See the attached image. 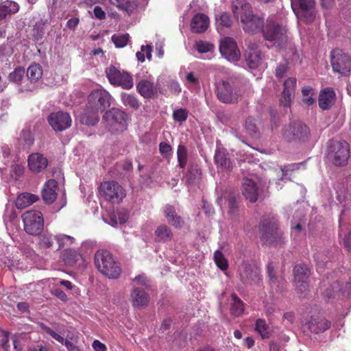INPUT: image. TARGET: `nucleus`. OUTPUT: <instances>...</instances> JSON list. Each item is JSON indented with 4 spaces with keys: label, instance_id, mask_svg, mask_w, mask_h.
Segmentation results:
<instances>
[{
    "label": "nucleus",
    "instance_id": "nucleus-1",
    "mask_svg": "<svg viewBox=\"0 0 351 351\" xmlns=\"http://www.w3.org/2000/svg\"><path fill=\"white\" fill-rule=\"evenodd\" d=\"M112 97L104 89L93 90L88 97V110L82 118V123L88 125H94L98 121V112H104L110 107Z\"/></svg>",
    "mask_w": 351,
    "mask_h": 351
},
{
    "label": "nucleus",
    "instance_id": "nucleus-2",
    "mask_svg": "<svg viewBox=\"0 0 351 351\" xmlns=\"http://www.w3.org/2000/svg\"><path fill=\"white\" fill-rule=\"evenodd\" d=\"M232 10L234 16L242 23L245 32L254 34L262 31L263 19L253 14L250 4L245 0L234 1Z\"/></svg>",
    "mask_w": 351,
    "mask_h": 351
},
{
    "label": "nucleus",
    "instance_id": "nucleus-3",
    "mask_svg": "<svg viewBox=\"0 0 351 351\" xmlns=\"http://www.w3.org/2000/svg\"><path fill=\"white\" fill-rule=\"evenodd\" d=\"M262 32L265 40L272 42L273 45L279 48L284 47L287 43V29L285 25L277 21L275 16L267 19Z\"/></svg>",
    "mask_w": 351,
    "mask_h": 351
},
{
    "label": "nucleus",
    "instance_id": "nucleus-4",
    "mask_svg": "<svg viewBox=\"0 0 351 351\" xmlns=\"http://www.w3.org/2000/svg\"><path fill=\"white\" fill-rule=\"evenodd\" d=\"M95 263L98 270L108 278L116 279L121 274L120 266L107 250H98L95 255Z\"/></svg>",
    "mask_w": 351,
    "mask_h": 351
},
{
    "label": "nucleus",
    "instance_id": "nucleus-5",
    "mask_svg": "<svg viewBox=\"0 0 351 351\" xmlns=\"http://www.w3.org/2000/svg\"><path fill=\"white\" fill-rule=\"evenodd\" d=\"M149 286V280L144 274L133 279V289L131 292V302L134 307H143L149 304V297L145 289Z\"/></svg>",
    "mask_w": 351,
    "mask_h": 351
},
{
    "label": "nucleus",
    "instance_id": "nucleus-6",
    "mask_svg": "<svg viewBox=\"0 0 351 351\" xmlns=\"http://www.w3.org/2000/svg\"><path fill=\"white\" fill-rule=\"evenodd\" d=\"M261 240L266 245H278L283 241L282 232L274 220L265 219L260 226Z\"/></svg>",
    "mask_w": 351,
    "mask_h": 351
},
{
    "label": "nucleus",
    "instance_id": "nucleus-7",
    "mask_svg": "<svg viewBox=\"0 0 351 351\" xmlns=\"http://www.w3.org/2000/svg\"><path fill=\"white\" fill-rule=\"evenodd\" d=\"M322 297L327 301L351 295V282L346 283L343 287L338 281L331 283L329 280H324L320 286Z\"/></svg>",
    "mask_w": 351,
    "mask_h": 351
},
{
    "label": "nucleus",
    "instance_id": "nucleus-8",
    "mask_svg": "<svg viewBox=\"0 0 351 351\" xmlns=\"http://www.w3.org/2000/svg\"><path fill=\"white\" fill-rule=\"evenodd\" d=\"M24 230L30 235H40L44 228L41 212L36 210L26 211L22 215Z\"/></svg>",
    "mask_w": 351,
    "mask_h": 351
},
{
    "label": "nucleus",
    "instance_id": "nucleus-9",
    "mask_svg": "<svg viewBox=\"0 0 351 351\" xmlns=\"http://www.w3.org/2000/svg\"><path fill=\"white\" fill-rule=\"evenodd\" d=\"M38 326L42 330L50 335L58 343L64 344L68 351H81L77 346V337H72L71 338L67 337L64 339V336L62 335L60 325L56 324L54 330L42 322H39Z\"/></svg>",
    "mask_w": 351,
    "mask_h": 351
},
{
    "label": "nucleus",
    "instance_id": "nucleus-10",
    "mask_svg": "<svg viewBox=\"0 0 351 351\" xmlns=\"http://www.w3.org/2000/svg\"><path fill=\"white\" fill-rule=\"evenodd\" d=\"M328 156L337 166L346 165L350 157L348 143L346 141H332L329 146Z\"/></svg>",
    "mask_w": 351,
    "mask_h": 351
},
{
    "label": "nucleus",
    "instance_id": "nucleus-11",
    "mask_svg": "<svg viewBox=\"0 0 351 351\" xmlns=\"http://www.w3.org/2000/svg\"><path fill=\"white\" fill-rule=\"evenodd\" d=\"M291 8L295 16L306 22H311L315 17L313 0H291Z\"/></svg>",
    "mask_w": 351,
    "mask_h": 351
},
{
    "label": "nucleus",
    "instance_id": "nucleus-12",
    "mask_svg": "<svg viewBox=\"0 0 351 351\" xmlns=\"http://www.w3.org/2000/svg\"><path fill=\"white\" fill-rule=\"evenodd\" d=\"M242 282L246 285H258L262 281L259 268L248 262H243L239 269Z\"/></svg>",
    "mask_w": 351,
    "mask_h": 351
},
{
    "label": "nucleus",
    "instance_id": "nucleus-13",
    "mask_svg": "<svg viewBox=\"0 0 351 351\" xmlns=\"http://www.w3.org/2000/svg\"><path fill=\"white\" fill-rule=\"evenodd\" d=\"M217 96L223 103H234L241 96V91L229 82L222 81L217 85Z\"/></svg>",
    "mask_w": 351,
    "mask_h": 351
},
{
    "label": "nucleus",
    "instance_id": "nucleus-14",
    "mask_svg": "<svg viewBox=\"0 0 351 351\" xmlns=\"http://www.w3.org/2000/svg\"><path fill=\"white\" fill-rule=\"evenodd\" d=\"M100 194L108 201L120 202L125 194L122 187L114 181L104 182L99 186Z\"/></svg>",
    "mask_w": 351,
    "mask_h": 351
},
{
    "label": "nucleus",
    "instance_id": "nucleus-15",
    "mask_svg": "<svg viewBox=\"0 0 351 351\" xmlns=\"http://www.w3.org/2000/svg\"><path fill=\"white\" fill-rule=\"evenodd\" d=\"M331 64L333 71L341 75H346L351 70V58L339 49L332 51Z\"/></svg>",
    "mask_w": 351,
    "mask_h": 351
},
{
    "label": "nucleus",
    "instance_id": "nucleus-16",
    "mask_svg": "<svg viewBox=\"0 0 351 351\" xmlns=\"http://www.w3.org/2000/svg\"><path fill=\"white\" fill-rule=\"evenodd\" d=\"M106 73L109 82L114 86H121L124 89H130L133 86L132 77L128 73L121 71L113 66L108 67Z\"/></svg>",
    "mask_w": 351,
    "mask_h": 351
},
{
    "label": "nucleus",
    "instance_id": "nucleus-17",
    "mask_svg": "<svg viewBox=\"0 0 351 351\" xmlns=\"http://www.w3.org/2000/svg\"><path fill=\"white\" fill-rule=\"evenodd\" d=\"M127 114L117 108H112L104 115V119L112 131L122 132L126 128Z\"/></svg>",
    "mask_w": 351,
    "mask_h": 351
},
{
    "label": "nucleus",
    "instance_id": "nucleus-18",
    "mask_svg": "<svg viewBox=\"0 0 351 351\" xmlns=\"http://www.w3.org/2000/svg\"><path fill=\"white\" fill-rule=\"evenodd\" d=\"M221 55L230 62H237L240 58V52L235 40L230 37L224 38L220 43Z\"/></svg>",
    "mask_w": 351,
    "mask_h": 351
},
{
    "label": "nucleus",
    "instance_id": "nucleus-19",
    "mask_svg": "<svg viewBox=\"0 0 351 351\" xmlns=\"http://www.w3.org/2000/svg\"><path fill=\"white\" fill-rule=\"evenodd\" d=\"M294 282L296 289L300 293H303L308 289V279L310 276V269L305 264L297 265L293 270Z\"/></svg>",
    "mask_w": 351,
    "mask_h": 351
},
{
    "label": "nucleus",
    "instance_id": "nucleus-20",
    "mask_svg": "<svg viewBox=\"0 0 351 351\" xmlns=\"http://www.w3.org/2000/svg\"><path fill=\"white\" fill-rule=\"evenodd\" d=\"M48 122L55 131L62 132L71 125L72 121L69 113L58 111L49 115Z\"/></svg>",
    "mask_w": 351,
    "mask_h": 351
},
{
    "label": "nucleus",
    "instance_id": "nucleus-21",
    "mask_svg": "<svg viewBox=\"0 0 351 351\" xmlns=\"http://www.w3.org/2000/svg\"><path fill=\"white\" fill-rule=\"evenodd\" d=\"M265 186L258 187L256 184L251 179L245 178L243 180L242 192L243 195L251 202H255L258 198L265 196Z\"/></svg>",
    "mask_w": 351,
    "mask_h": 351
},
{
    "label": "nucleus",
    "instance_id": "nucleus-22",
    "mask_svg": "<svg viewBox=\"0 0 351 351\" xmlns=\"http://www.w3.org/2000/svg\"><path fill=\"white\" fill-rule=\"evenodd\" d=\"M306 125L300 122H293L285 127L283 131V136L288 141L293 139H302L308 134Z\"/></svg>",
    "mask_w": 351,
    "mask_h": 351
},
{
    "label": "nucleus",
    "instance_id": "nucleus-23",
    "mask_svg": "<svg viewBox=\"0 0 351 351\" xmlns=\"http://www.w3.org/2000/svg\"><path fill=\"white\" fill-rule=\"evenodd\" d=\"M29 169L34 173L43 172L48 166L47 158L40 153H33L28 156Z\"/></svg>",
    "mask_w": 351,
    "mask_h": 351
},
{
    "label": "nucleus",
    "instance_id": "nucleus-24",
    "mask_svg": "<svg viewBox=\"0 0 351 351\" xmlns=\"http://www.w3.org/2000/svg\"><path fill=\"white\" fill-rule=\"evenodd\" d=\"M136 88L141 95L145 98H151L157 94V87L154 85L152 77L141 80Z\"/></svg>",
    "mask_w": 351,
    "mask_h": 351
},
{
    "label": "nucleus",
    "instance_id": "nucleus-25",
    "mask_svg": "<svg viewBox=\"0 0 351 351\" xmlns=\"http://www.w3.org/2000/svg\"><path fill=\"white\" fill-rule=\"evenodd\" d=\"M297 80L295 77H289L284 82V89L280 99V104L289 107L291 102L292 96L295 92Z\"/></svg>",
    "mask_w": 351,
    "mask_h": 351
},
{
    "label": "nucleus",
    "instance_id": "nucleus-26",
    "mask_svg": "<svg viewBox=\"0 0 351 351\" xmlns=\"http://www.w3.org/2000/svg\"><path fill=\"white\" fill-rule=\"evenodd\" d=\"M209 25V18L204 14H197L193 16L191 23V31L194 33L205 32Z\"/></svg>",
    "mask_w": 351,
    "mask_h": 351
},
{
    "label": "nucleus",
    "instance_id": "nucleus-27",
    "mask_svg": "<svg viewBox=\"0 0 351 351\" xmlns=\"http://www.w3.org/2000/svg\"><path fill=\"white\" fill-rule=\"evenodd\" d=\"M58 187L57 182L54 180H49L45 184L42 195L44 201L47 204H51L56 199V189Z\"/></svg>",
    "mask_w": 351,
    "mask_h": 351
},
{
    "label": "nucleus",
    "instance_id": "nucleus-28",
    "mask_svg": "<svg viewBox=\"0 0 351 351\" xmlns=\"http://www.w3.org/2000/svg\"><path fill=\"white\" fill-rule=\"evenodd\" d=\"M267 272L271 287L276 291H282L284 288L285 280L282 276H277L274 272V266L269 263L267 266Z\"/></svg>",
    "mask_w": 351,
    "mask_h": 351
},
{
    "label": "nucleus",
    "instance_id": "nucleus-29",
    "mask_svg": "<svg viewBox=\"0 0 351 351\" xmlns=\"http://www.w3.org/2000/svg\"><path fill=\"white\" fill-rule=\"evenodd\" d=\"M335 99V91L331 88H326L319 94V106L324 110H328L333 104Z\"/></svg>",
    "mask_w": 351,
    "mask_h": 351
},
{
    "label": "nucleus",
    "instance_id": "nucleus-30",
    "mask_svg": "<svg viewBox=\"0 0 351 351\" xmlns=\"http://www.w3.org/2000/svg\"><path fill=\"white\" fill-rule=\"evenodd\" d=\"M310 330L315 333H319L328 330L330 326V323L321 317H313L308 323Z\"/></svg>",
    "mask_w": 351,
    "mask_h": 351
},
{
    "label": "nucleus",
    "instance_id": "nucleus-31",
    "mask_svg": "<svg viewBox=\"0 0 351 351\" xmlns=\"http://www.w3.org/2000/svg\"><path fill=\"white\" fill-rule=\"evenodd\" d=\"M163 212L167 221L171 226L176 228H181L182 226L184 221L182 219L177 215L173 206L169 205L166 206L164 208Z\"/></svg>",
    "mask_w": 351,
    "mask_h": 351
},
{
    "label": "nucleus",
    "instance_id": "nucleus-32",
    "mask_svg": "<svg viewBox=\"0 0 351 351\" xmlns=\"http://www.w3.org/2000/svg\"><path fill=\"white\" fill-rule=\"evenodd\" d=\"M38 199V196L29 193H23L18 195L15 205L19 209H23L29 206Z\"/></svg>",
    "mask_w": 351,
    "mask_h": 351
},
{
    "label": "nucleus",
    "instance_id": "nucleus-33",
    "mask_svg": "<svg viewBox=\"0 0 351 351\" xmlns=\"http://www.w3.org/2000/svg\"><path fill=\"white\" fill-rule=\"evenodd\" d=\"M215 161L217 167L221 170L230 171L232 168L231 162L227 157V154L224 149H217L216 150Z\"/></svg>",
    "mask_w": 351,
    "mask_h": 351
},
{
    "label": "nucleus",
    "instance_id": "nucleus-34",
    "mask_svg": "<svg viewBox=\"0 0 351 351\" xmlns=\"http://www.w3.org/2000/svg\"><path fill=\"white\" fill-rule=\"evenodd\" d=\"M19 10V5L14 1H5L0 3V20L16 13Z\"/></svg>",
    "mask_w": 351,
    "mask_h": 351
},
{
    "label": "nucleus",
    "instance_id": "nucleus-35",
    "mask_svg": "<svg viewBox=\"0 0 351 351\" xmlns=\"http://www.w3.org/2000/svg\"><path fill=\"white\" fill-rule=\"evenodd\" d=\"M245 60L250 69H256L261 62V54L256 49H249L245 54Z\"/></svg>",
    "mask_w": 351,
    "mask_h": 351
},
{
    "label": "nucleus",
    "instance_id": "nucleus-36",
    "mask_svg": "<svg viewBox=\"0 0 351 351\" xmlns=\"http://www.w3.org/2000/svg\"><path fill=\"white\" fill-rule=\"evenodd\" d=\"M173 233L166 225L159 226L155 230V240L159 242H168L171 240Z\"/></svg>",
    "mask_w": 351,
    "mask_h": 351
},
{
    "label": "nucleus",
    "instance_id": "nucleus-37",
    "mask_svg": "<svg viewBox=\"0 0 351 351\" xmlns=\"http://www.w3.org/2000/svg\"><path fill=\"white\" fill-rule=\"evenodd\" d=\"M43 76V69L39 64H31L27 70V77L32 82H38Z\"/></svg>",
    "mask_w": 351,
    "mask_h": 351
},
{
    "label": "nucleus",
    "instance_id": "nucleus-38",
    "mask_svg": "<svg viewBox=\"0 0 351 351\" xmlns=\"http://www.w3.org/2000/svg\"><path fill=\"white\" fill-rule=\"evenodd\" d=\"M19 141L24 147L29 148L33 145L34 137L29 126H25L21 130Z\"/></svg>",
    "mask_w": 351,
    "mask_h": 351
},
{
    "label": "nucleus",
    "instance_id": "nucleus-39",
    "mask_svg": "<svg viewBox=\"0 0 351 351\" xmlns=\"http://www.w3.org/2000/svg\"><path fill=\"white\" fill-rule=\"evenodd\" d=\"M230 312L234 316H240L244 311V304L242 300L235 293L231 295Z\"/></svg>",
    "mask_w": 351,
    "mask_h": 351
},
{
    "label": "nucleus",
    "instance_id": "nucleus-40",
    "mask_svg": "<svg viewBox=\"0 0 351 351\" xmlns=\"http://www.w3.org/2000/svg\"><path fill=\"white\" fill-rule=\"evenodd\" d=\"M216 27L219 32H221L224 27H230L232 25V19L230 14L227 12H221L216 15Z\"/></svg>",
    "mask_w": 351,
    "mask_h": 351
},
{
    "label": "nucleus",
    "instance_id": "nucleus-41",
    "mask_svg": "<svg viewBox=\"0 0 351 351\" xmlns=\"http://www.w3.org/2000/svg\"><path fill=\"white\" fill-rule=\"evenodd\" d=\"M55 239L58 244V247L56 250H64L70 249L71 245L73 243L75 239L71 236L60 234L55 236Z\"/></svg>",
    "mask_w": 351,
    "mask_h": 351
},
{
    "label": "nucleus",
    "instance_id": "nucleus-42",
    "mask_svg": "<svg viewBox=\"0 0 351 351\" xmlns=\"http://www.w3.org/2000/svg\"><path fill=\"white\" fill-rule=\"evenodd\" d=\"M38 245L42 249L52 248L54 244L55 237L51 234L45 232L39 236Z\"/></svg>",
    "mask_w": 351,
    "mask_h": 351
},
{
    "label": "nucleus",
    "instance_id": "nucleus-43",
    "mask_svg": "<svg viewBox=\"0 0 351 351\" xmlns=\"http://www.w3.org/2000/svg\"><path fill=\"white\" fill-rule=\"evenodd\" d=\"M62 256L64 261L70 265H72L82 258L79 253L71 248L64 250Z\"/></svg>",
    "mask_w": 351,
    "mask_h": 351
},
{
    "label": "nucleus",
    "instance_id": "nucleus-44",
    "mask_svg": "<svg viewBox=\"0 0 351 351\" xmlns=\"http://www.w3.org/2000/svg\"><path fill=\"white\" fill-rule=\"evenodd\" d=\"M255 330L263 339H267L271 335L269 326L266 324L265 321L262 319H258L256 320Z\"/></svg>",
    "mask_w": 351,
    "mask_h": 351
},
{
    "label": "nucleus",
    "instance_id": "nucleus-45",
    "mask_svg": "<svg viewBox=\"0 0 351 351\" xmlns=\"http://www.w3.org/2000/svg\"><path fill=\"white\" fill-rule=\"evenodd\" d=\"M245 128L247 132L253 138H256L259 135V129L256 124V121L252 117H247L245 123Z\"/></svg>",
    "mask_w": 351,
    "mask_h": 351
},
{
    "label": "nucleus",
    "instance_id": "nucleus-46",
    "mask_svg": "<svg viewBox=\"0 0 351 351\" xmlns=\"http://www.w3.org/2000/svg\"><path fill=\"white\" fill-rule=\"evenodd\" d=\"M25 73V71L23 67H16L12 72L9 74L8 80L12 83L20 84L24 78Z\"/></svg>",
    "mask_w": 351,
    "mask_h": 351
},
{
    "label": "nucleus",
    "instance_id": "nucleus-47",
    "mask_svg": "<svg viewBox=\"0 0 351 351\" xmlns=\"http://www.w3.org/2000/svg\"><path fill=\"white\" fill-rule=\"evenodd\" d=\"M228 205V214L232 218L236 217L238 211V202L234 195H229L228 197H224Z\"/></svg>",
    "mask_w": 351,
    "mask_h": 351
},
{
    "label": "nucleus",
    "instance_id": "nucleus-48",
    "mask_svg": "<svg viewBox=\"0 0 351 351\" xmlns=\"http://www.w3.org/2000/svg\"><path fill=\"white\" fill-rule=\"evenodd\" d=\"M14 52L13 47L10 43L0 46V62H6Z\"/></svg>",
    "mask_w": 351,
    "mask_h": 351
},
{
    "label": "nucleus",
    "instance_id": "nucleus-49",
    "mask_svg": "<svg viewBox=\"0 0 351 351\" xmlns=\"http://www.w3.org/2000/svg\"><path fill=\"white\" fill-rule=\"evenodd\" d=\"M177 156L179 167L184 168L186 165L187 162V151L184 145H179L177 151Z\"/></svg>",
    "mask_w": 351,
    "mask_h": 351
},
{
    "label": "nucleus",
    "instance_id": "nucleus-50",
    "mask_svg": "<svg viewBox=\"0 0 351 351\" xmlns=\"http://www.w3.org/2000/svg\"><path fill=\"white\" fill-rule=\"evenodd\" d=\"M141 49V51H137L136 53L138 60L141 62L145 61L144 53H145L147 58L150 60L152 58V47L150 45H142Z\"/></svg>",
    "mask_w": 351,
    "mask_h": 351
},
{
    "label": "nucleus",
    "instance_id": "nucleus-51",
    "mask_svg": "<svg viewBox=\"0 0 351 351\" xmlns=\"http://www.w3.org/2000/svg\"><path fill=\"white\" fill-rule=\"evenodd\" d=\"M129 40V34H114L112 36V41L117 47H124Z\"/></svg>",
    "mask_w": 351,
    "mask_h": 351
},
{
    "label": "nucleus",
    "instance_id": "nucleus-52",
    "mask_svg": "<svg viewBox=\"0 0 351 351\" xmlns=\"http://www.w3.org/2000/svg\"><path fill=\"white\" fill-rule=\"evenodd\" d=\"M128 219V215L125 211H117L116 213L113 214L111 217L112 226H115L117 224H123L127 221Z\"/></svg>",
    "mask_w": 351,
    "mask_h": 351
},
{
    "label": "nucleus",
    "instance_id": "nucleus-53",
    "mask_svg": "<svg viewBox=\"0 0 351 351\" xmlns=\"http://www.w3.org/2000/svg\"><path fill=\"white\" fill-rule=\"evenodd\" d=\"M214 260L219 268L221 270H226L228 267L227 260L220 251H216L214 254Z\"/></svg>",
    "mask_w": 351,
    "mask_h": 351
},
{
    "label": "nucleus",
    "instance_id": "nucleus-54",
    "mask_svg": "<svg viewBox=\"0 0 351 351\" xmlns=\"http://www.w3.org/2000/svg\"><path fill=\"white\" fill-rule=\"evenodd\" d=\"M302 93L304 103L308 106L312 105L314 102V93L313 88L310 86L304 87L302 88Z\"/></svg>",
    "mask_w": 351,
    "mask_h": 351
},
{
    "label": "nucleus",
    "instance_id": "nucleus-55",
    "mask_svg": "<svg viewBox=\"0 0 351 351\" xmlns=\"http://www.w3.org/2000/svg\"><path fill=\"white\" fill-rule=\"evenodd\" d=\"M195 48L201 53H210L213 51L214 45L208 42L199 40L195 43Z\"/></svg>",
    "mask_w": 351,
    "mask_h": 351
},
{
    "label": "nucleus",
    "instance_id": "nucleus-56",
    "mask_svg": "<svg viewBox=\"0 0 351 351\" xmlns=\"http://www.w3.org/2000/svg\"><path fill=\"white\" fill-rule=\"evenodd\" d=\"M121 98L122 101L125 106H129L134 109H137L139 107V102L134 95L123 94Z\"/></svg>",
    "mask_w": 351,
    "mask_h": 351
},
{
    "label": "nucleus",
    "instance_id": "nucleus-57",
    "mask_svg": "<svg viewBox=\"0 0 351 351\" xmlns=\"http://www.w3.org/2000/svg\"><path fill=\"white\" fill-rule=\"evenodd\" d=\"M188 111L184 108L176 109L173 112V118L175 121L182 123L187 119Z\"/></svg>",
    "mask_w": 351,
    "mask_h": 351
},
{
    "label": "nucleus",
    "instance_id": "nucleus-58",
    "mask_svg": "<svg viewBox=\"0 0 351 351\" xmlns=\"http://www.w3.org/2000/svg\"><path fill=\"white\" fill-rule=\"evenodd\" d=\"M45 33V23L43 22L36 23L33 29V37L34 40H40Z\"/></svg>",
    "mask_w": 351,
    "mask_h": 351
},
{
    "label": "nucleus",
    "instance_id": "nucleus-59",
    "mask_svg": "<svg viewBox=\"0 0 351 351\" xmlns=\"http://www.w3.org/2000/svg\"><path fill=\"white\" fill-rule=\"evenodd\" d=\"M159 151L163 157L167 158L171 154L172 148L167 143L162 142L159 145Z\"/></svg>",
    "mask_w": 351,
    "mask_h": 351
},
{
    "label": "nucleus",
    "instance_id": "nucleus-60",
    "mask_svg": "<svg viewBox=\"0 0 351 351\" xmlns=\"http://www.w3.org/2000/svg\"><path fill=\"white\" fill-rule=\"evenodd\" d=\"M186 82L193 88L199 86V79L193 72L188 73L186 75Z\"/></svg>",
    "mask_w": 351,
    "mask_h": 351
},
{
    "label": "nucleus",
    "instance_id": "nucleus-61",
    "mask_svg": "<svg viewBox=\"0 0 351 351\" xmlns=\"http://www.w3.org/2000/svg\"><path fill=\"white\" fill-rule=\"evenodd\" d=\"M191 174H192V172L189 171L186 175L185 180H186V182L188 184H192L197 183L199 178L200 172H199V170H197V169L195 170V173L193 178L191 176Z\"/></svg>",
    "mask_w": 351,
    "mask_h": 351
},
{
    "label": "nucleus",
    "instance_id": "nucleus-62",
    "mask_svg": "<svg viewBox=\"0 0 351 351\" xmlns=\"http://www.w3.org/2000/svg\"><path fill=\"white\" fill-rule=\"evenodd\" d=\"M9 342V334L7 332L2 331L0 332V343L1 346L5 350L10 348L8 344Z\"/></svg>",
    "mask_w": 351,
    "mask_h": 351
},
{
    "label": "nucleus",
    "instance_id": "nucleus-63",
    "mask_svg": "<svg viewBox=\"0 0 351 351\" xmlns=\"http://www.w3.org/2000/svg\"><path fill=\"white\" fill-rule=\"evenodd\" d=\"M10 248L13 247L9 245H7L2 240H0V255H4L6 257L10 258Z\"/></svg>",
    "mask_w": 351,
    "mask_h": 351
},
{
    "label": "nucleus",
    "instance_id": "nucleus-64",
    "mask_svg": "<svg viewBox=\"0 0 351 351\" xmlns=\"http://www.w3.org/2000/svg\"><path fill=\"white\" fill-rule=\"evenodd\" d=\"M288 67L286 63H280L276 69L277 77H282L287 71Z\"/></svg>",
    "mask_w": 351,
    "mask_h": 351
}]
</instances>
